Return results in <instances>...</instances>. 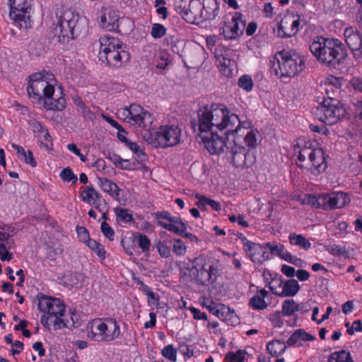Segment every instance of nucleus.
<instances>
[{"instance_id":"f257e3e1","label":"nucleus","mask_w":362,"mask_h":362,"mask_svg":"<svg viewBox=\"0 0 362 362\" xmlns=\"http://www.w3.org/2000/svg\"><path fill=\"white\" fill-rule=\"evenodd\" d=\"M197 116V120L191 122V127L194 132H198L201 141L211 154L222 153L228 136L238 135L245 129L238 116L221 104L200 108Z\"/></svg>"},{"instance_id":"f03ea898","label":"nucleus","mask_w":362,"mask_h":362,"mask_svg":"<svg viewBox=\"0 0 362 362\" xmlns=\"http://www.w3.org/2000/svg\"><path fill=\"white\" fill-rule=\"evenodd\" d=\"M310 50L320 64L332 68L343 64L347 57L344 45L338 39L317 37Z\"/></svg>"},{"instance_id":"7ed1b4c3","label":"nucleus","mask_w":362,"mask_h":362,"mask_svg":"<svg viewBox=\"0 0 362 362\" xmlns=\"http://www.w3.org/2000/svg\"><path fill=\"white\" fill-rule=\"evenodd\" d=\"M52 75L35 73L30 76V83L27 91L30 97L41 100L44 97V107L48 110L62 111L66 107V101L63 96L57 99L52 98L54 93L53 84L48 81Z\"/></svg>"},{"instance_id":"20e7f679","label":"nucleus","mask_w":362,"mask_h":362,"mask_svg":"<svg viewBox=\"0 0 362 362\" xmlns=\"http://www.w3.org/2000/svg\"><path fill=\"white\" fill-rule=\"evenodd\" d=\"M79 18L78 13L73 8L64 6L57 8L53 33L58 42L65 45L78 36Z\"/></svg>"},{"instance_id":"39448f33","label":"nucleus","mask_w":362,"mask_h":362,"mask_svg":"<svg viewBox=\"0 0 362 362\" xmlns=\"http://www.w3.org/2000/svg\"><path fill=\"white\" fill-rule=\"evenodd\" d=\"M87 337L95 342L110 343L121 336L120 326L115 318H95L86 327Z\"/></svg>"},{"instance_id":"423d86ee","label":"nucleus","mask_w":362,"mask_h":362,"mask_svg":"<svg viewBox=\"0 0 362 362\" xmlns=\"http://www.w3.org/2000/svg\"><path fill=\"white\" fill-rule=\"evenodd\" d=\"M272 69L279 78L293 77L303 71L305 65L303 57L293 49H284L277 54Z\"/></svg>"},{"instance_id":"0eeeda50","label":"nucleus","mask_w":362,"mask_h":362,"mask_svg":"<svg viewBox=\"0 0 362 362\" xmlns=\"http://www.w3.org/2000/svg\"><path fill=\"white\" fill-rule=\"evenodd\" d=\"M144 139L154 148H166L180 144L182 129L175 124L160 125L157 129L150 128L142 134Z\"/></svg>"},{"instance_id":"6e6552de","label":"nucleus","mask_w":362,"mask_h":362,"mask_svg":"<svg viewBox=\"0 0 362 362\" xmlns=\"http://www.w3.org/2000/svg\"><path fill=\"white\" fill-rule=\"evenodd\" d=\"M193 269L196 270L194 280L202 286H210L215 283L222 269L220 261L213 257L201 255L193 262Z\"/></svg>"},{"instance_id":"1a4fd4ad","label":"nucleus","mask_w":362,"mask_h":362,"mask_svg":"<svg viewBox=\"0 0 362 362\" xmlns=\"http://www.w3.org/2000/svg\"><path fill=\"white\" fill-rule=\"evenodd\" d=\"M316 119L328 125L336 124L345 114L340 102L332 98L324 99L314 110Z\"/></svg>"},{"instance_id":"9d476101","label":"nucleus","mask_w":362,"mask_h":362,"mask_svg":"<svg viewBox=\"0 0 362 362\" xmlns=\"http://www.w3.org/2000/svg\"><path fill=\"white\" fill-rule=\"evenodd\" d=\"M325 156V153L322 148H314L310 141L306 142L302 148L299 147L298 151V159L301 163L298 166L308 169V165L303 164L308 158L310 166L313 167L318 173L324 172L327 167Z\"/></svg>"},{"instance_id":"9b49d317","label":"nucleus","mask_w":362,"mask_h":362,"mask_svg":"<svg viewBox=\"0 0 362 362\" xmlns=\"http://www.w3.org/2000/svg\"><path fill=\"white\" fill-rule=\"evenodd\" d=\"M226 156L230 160V163L236 168H250L256 160V157L252 151L236 144L227 147Z\"/></svg>"},{"instance_id":"f8f14e48","label":"nucleus","mask_w":362,"mask_h":362,"mask_svg":"<svg viewBox=\"0 0 362 362\" xmlns=\"http://www.w3.org/2000/svg\"><path fill=\"white\" fill-rule=\"evenodd\" d=\"M54 303L50 310L47 313L48 316L42 315L41 317V323L43 326L48 327L53 325L54 329L72 326V323L65 318V306L62 300H54Z\"/></svg>"},{"instance_id":"ddd939ff","label":"nucleus","mask_w":362,"mask_h":362,"mask_svg":"<svg viewBox=\"0 0 362 362\" xmlns=\"http://www.w3.org/2000/svg\"><path fill=\"white\" fill-rule=\"evenodd\" d=\"M349 202L348 194L343 192L318 195V208L326 211L343 208Z\"/></svg>"},{"instance_id":"4468645a","label":"nucleus","mask_w":362,"mask_h":362,"mask_svg":"<svg viewBox=\"0 0 362 362\" xmlns=\"http://www.w3.org/2000/svg\"><path fill=\"white\" fill-rule=\"evenodd\" d=\"M157 221V224L162 228L173 232L177 235H183L186 231V225L180 217L173 216L166 211H158L153 214Z\"/></svg>"},{"instance_id":"2eb2a0df","label":"nucleus","mask_w":362,"mask_h":362,"mask_svg":"<svg viewBox=\"0 0 362 362\" xmlns=\"http://www.w3.org/2000/svg\"><path fill=\"white\" fill-rule=\"evenodd\" d=\"M175 9L188 23H194L201 13L200 0H175Z\"/></svg>"},{"instance_id":"dca6fc26","label":"nucleus","mask_w":362,"mask_h":362,"mask_svg":"<svg viewBox=\"0 0 362 362\" xmlns=\"http://www.w3.org/2000/svg\"><path fill=\"white\" fill-rule=\"evenodd\" d=\"M128 110L129 115V124L142 127L144 132L148 131L153 122L152 115L137 104H132L128 107Z\"/></svg>"},{"instance_id":"f3484780","label":"nucleus","mask_w":362,"mask_h":362,"mask_svg":"<svg viewBox=\"0 0 362 362\" xmlns=\"http://www.w3.org/2000/svg\"><path fill=\"white\" fill-rule=\"evenodd\" d=\"M304 21L300 19L298 14L285 15L279 25L277 33L281 37H290L296 35L300 28L303 27Z\"/></svg>"},{"instance_id":"a211bd4d","label":"nucleus","mask_w":362,"mask_h":362,"mask_svg":"<svg viewBox=\"0 0 362 362\" xmlns=\"http://www.w3.org/2000/svg\"><path fill=\"white\" fill-rule=\"evenodd\" d=\"M239 238L243 244L245 251L254 263H262L270 258L264 245L253 243L243 234H240Z\"/></svg>"},{"instance_id":"6ab92c4d","label":"nucleus","mask_w":362,"mask_h":362,"mask_svg":"<svg viewBox=\"0 0 362 362\" xmlns=\"http://www.w3.org/2000/svg\"><path fill=\"white\" fill-rule=\"evenodd\" d=\"M245 24V21L243 20V15L235 12L230 21L224 22V25L221 29V34L226 39H236L243 34Z\"/></svg>"},{"instance_id":"aec40b11","label":"nucleus","mask_w":362,"mask_h":362,"mask_svg":"<svg viewBox=\"0 0 362 362\" xmlns=\"http://www.w3.org/2000/svg\"><path fill=\"white\" fill-rule=\"evenodd\" d=\"M344 35L346 43L353 52L354 57L362 61V34L353 28H346Z\"/></svg>"},{"instance_id":"412c9836","label":"nucleus","mask_w":362,"mask_h":362,"mask_svg":"<svg viewBox=\"0 0 362 362\" xmlns=\"http://www.w3.org/2000/svg\"><path fill=\"white\" fill-rule=\"evenodd\" d=\"M99 59L103 63H106L110 66L120 67L123 63L129 59V54L123 47L121 49H116L105 54H98Z\"/></svg>"},{"instance_id":"4be33fe9","label":"nucleus","mask_w":362,"mask_h":362,"mask_svg":"<svg viewBox=\"0 0 362 362\" xmlns=\"http://www.w3.org/2000/svg\"><path fill=\"white\" fill-rule=\"evenodd\" d=\"M99 18L101 27L109 31L119 32L118 24L119 15L117 10L111 7L103 8L100 12Z\"/></svg>"},{"instance_id":"5701e85b","label":"nucleus","mask_w":362,"mask_h":362,"mask_svg":"<svg viewBox=\"0 0 362 362\" xmlns=\"http://www.w3.org/2000/svg\"><path fill=\"white\" fill-rule=\"evenodd\" d=\"M29 124L40 145L43 146L47 151H52L53 148V141L48 129L43 127L38 121H30Z\"/></svg>"},{"instance_id":"b1692460","label":"nucleus","mask_w":362,"mask_h":362,"mask_svg":"<svg viewBox=\"0 0 362 362\" xmlns=\"http://www.w3.org/2000/svg\"><path fill=\"white\" fill-rule=\"evenodd\" d=\"M10 6V17L16 22L24 20L28 12L30 4L28 0H8Z\"/></svg>"},{"instance_id":"393cba45","label":"nucleus","mask_w":362,"mask_h":362,"mask_svg":"<svg viewBox=\"0 0 362 362\" xmlns=\"http://www.w3.org/2000/svg\"><path fill=\"white\" fill-rule=\"evenodd\" d=\"M219 5L217 0H202L201 1V13L198 18L213 20L218 15Z\"/></svg>"},{"instance_id":"a878e982","label":"nucleus","mask_w":362,"mask_h":362,"mask_svg":"<svg viewBox=\"0 0 362 362\" xmlns=\"http://www.w3.org/2000/svg\"><path fill=\"white\" fill-rule=\"evenodd\" d=\"M100 41V52L98 54L111 52L112 49H121L123 47L122 42L117 37L110 35L101 37Z\"/></svg>"},{"instance_id":"bb28decb","label":"nucleus","mask_w":362,"mask_h":362,"mask_svg":"<svg viewBox=\"0 0 362 362\" xmlns=\"http://www.w3.org/2000/svg\"><path fill=\"white\" fill-rule=\"evenodd\" d=\"M315 339V337L306 332L303 329H296L291 336L287 339L288 346H302V341H310Z\"/></svg>"},{"instance_id":"cd10ccee","label":"nucleus","mask_w":362,"mask_h":362,"mask_svg":"<svg viewBox=\"0 0 362 362\" xmlns=\"http://www.w3.org/2000/svg\"><path fill=\"white\" fill-rule=\"evenodd\" d=\"M98 184L105 192L114 199H119L120 189L115 182L106 178L98 177Z\"/></svg>"},{"instance_id":"c85d7f7f","label":"nucleus","mask_w":362,"mask_h":362,"mask_svg":"<svg viewBox=\"0 0 362 362\" xmlns=\"http://www.w3.org/2000/svg\"><path fill=\"white\" fill-rule=\"evenodd\" d=\"M84 279L85 276L81 272H68L63 276L64 284L71 287L81 286Z\"/></svg>"},{"instance_id":"c756f323","label":"nucleus","mask_w":362,"mask_h":362,"mask_svg":"<svg viewBox=\"0 0 362 362\" xmlns=\"http://www.w3.org/2000/svg\"><path fill=\"white\" fill-rule=\"evenodd\" d=\"M37 300L39 310L45 313L50 310L52 303H54V300H60L59 298L49 297L42 293L37 296Z\"/></svg>"},{"instance_id":"7c9ffc66","label":"nucleus","mask_w":362,"mask_h":362,"mask_svg":"<svg viewBox=\"0 0 362 362\" xmlns=\"http://www.w3.org/2000/svg\"><path fill=\"white\" fill-rule=\"evenodd\" d=\"M282 297H293L300 290V287L296 279H289L284 281Z\"/></svg>"},{"instance_id":"2f4dec72","label":"nucleus","mask_w":362,"mask_h":362,"mask_svg":"<svg viewBox=\"0 0 362 362\" xmlns=\"http://www.w3.org/2000/svg\"><path fill=\"white\" fill-rule=\"evenodd\" d=\"M288 240L292 245L299 246L305 250H308L311 247L310 241L300 234L290 233Z\"/></svg>"},{"instance_id":"473e14b6","label":"nucleus","mask_w":362,"mask_h":362,"mask_svg":"<svg viewBox=\"0 0 362 362\" xmlns=\"http://www.w3.org/2000/svg\"><path fill=\"white\" fill-rule=\"evenodd\" d=\"M242 124L243 122H240ZM243 127L245 128L243 129L241 132L238 133V136H242L247 131V133L244 137V141L246 145L250 148H255L257 145V134L258 133L257 131L254 132L253 130H247L246 125L247 122H243Z\"/></svg>"},{"instance_id":"72a5a7b5","label":"nucleus","mask_w":362,"mask_h":362,"mask_svg":"<svg viewBox=\"0 0 362 362\" xmlns=\"http://www.w3.org/2000/svg\"><path fill=\"white\" fill-rule=\"evenodd\" d=\"M286 349L285 343L280 340L270 341L267 345V350L274 356L283 354Z\"/></svg>"},{"instance_id":"f704fd0d","label":"nucleus","mask_w":362,"mask_h":362,"mask_svg":"<svg viewBox=\"0 0 362 362\" xmlns=\"http://www.w3.org/2000/svg\"><path fill=\"white\" fill-rule=\"evenodd\" d=\"M216 316L220 320L228 322L233 317L235 318V322L238 321L234 313L230 312V308L222 303H219V308L217 313H216Z\"/></svg>"},{"instance_id":"c9c22d12","label":"nucleus","mask_w":362,"mask_h":362,"mask_svg":"<svg viewBox=\"0 0 362 362\" xmlns=\"http://www.w3.org/2000/svg\"><path fill=\"white\" fill-rule=\"evenodd\" d=\"M217 66L220 71L226 77H231L233 76V62L227 57L222 58V60L217 62Z\"/></svg>"},{"instance_id":"e433bc0d","label":"nucleus","mask_w":362,"mask_h":362,"mask_svg":"<svg viewBox=\"0 0 362 362\" xmlns=\"http://www.w3.org/2000/svg\"><path fill=\"white\" fill-rule=\"evenodd\" d=\"M329 362H354L349 351L341 350L332 353L328 358Z\"/></svg>"},{"instance_id":"4c0bfd02","label":"nucleus","mask_w":362,"mask_h":362,"mask_svg":"<svg viewBox=\"0 0 362 362\" xmlns=\"http://www.w3.org/2000/svg\"><path fill=\"white\" fill-rule=\"evenodd\" d=\"M281 313L284 316H291L298 311L297 303L293 299L286 300L282 303Z\"/></svg>"},{"instance_id":"58836bf2","label":"nucleus","mask_w":362,"mask_h":362,"mask_svg":"<svg viewBox=\"0 0 362 362\" xmlns=\"http://www.w3.org/2000/svg\"><path fill=\"white\" fill-rule=\"evenodd\" d=\"M115 212L119 221L130 223L134 221L132 213L128 209L116 207Z\"/></svg>"},{"instance_id":"ea45409f","label":"nucleus","mask_w":362,"mask_h":362,"mask_svg":"<svg viewBox=\"0 0 362 362\" xmlns=\"http://www.w3.org/2000/svg\"><path fill=\"white\" fill-rule=\"evenodd\" d=\"M91 250L94 251L95 254L102 259L105 258V250L104 247L98 242L93 239H90L86 244Z\"/></svg>"},{"instance_id":"a19ab883","label":"nucleus","mask_w":362,"mask_h":362,"mask_svg":"<svg viewBox=\"0 0 362 362\" xmlns=\"http://www.w3.org/2000/svg\"><path fill=\"white\" fill-rule=\"evenodd\" d=\"M247 352L238 350L236 352H229L226 355L225 360L227 362H244Z\"/></svg>"},{"instance_id":"79ce46f5","label":"nucleus","mask_w":362,"mask_h":362,"mask_svg":"<svg viewBox=\"0 0 362 362\" xmlns=\"http://www.w3.org/2000/svg\"><path fill=\"white\" fill-rule=\"evenodd\" d=\"M161 355L172 362L177 361V350L172 344H168L161 350Z\"/></svg>"},{"instance_id":"37998d69","label":"nucleus","mask_w":362,"mask_h":362,"mask_svg":"<svg viewBox=\"0 0 362 362\" xmlns=\"http://www.w3.org/2000/svg\"><path fill=\"white\" fill-rule=\"evenodd\" d=\"M249 305L255 310H264L268 306L264 299L259 295H255L252 297L250 300Z\"/></svg>"},{"instance_id":"c03bdc74","label":"nucleus","mask_w":362,"mask_h":362,"mask_svg":"<svg viewBox=\"0 0 362 362\" xmlns=\"http://www.w3.org/2000/svg\"><path fill=\"white\" fill-rule=\"evenodd\" d=\"M59 176L64 182H71L74 185L78 181L77 176L74 175L73 170L69 167L63 169Z\"/></svg>"},{"instance_id":"a18cd8bd","label":"nucleus","mask_w":362,"mask_h":362,"mask_svg":"<svg viewBox=\"0 0 362 362\" xmlns=\"http://www.w3.org/2000/svg\"><path fill=\"white\" fill-rule=\"evenodd\" d=\"M283 285H284V281L281 279H273L270 283L269 288L274 294L282 297Z\"/></svg>"},{"instance_id":"49530a36","label":"nucleus","mask_w":362,"mask_h":362,"mask_svg":"<svg viewBox=\"0 0 362 362\" xmlns=\"http://www.w3.org/2000/svg\"><path fill=\"white\" fill-rule=\"evenodd\" d=\"M238 86L246 91L252 90L253 88V81L251 76L243 75L238 80Z\"/></svg>"},{"instance_id":"de8ad7c7","label":"nucleus","mask_w":362,"mask_h":362,"mask_svg":"<svg viewBox=\"0 0 362 362\" xmlns=\"http://www.w3.org/2000/svg\"><path fill=\"white\" fill-rule=\"evenodd\" d=\"M166 33V28L160 23H154L151 28V36L155 38H160Z\"/></svg>"},{"instance_id":"09e8293b","label":"nucleus","mask_w":362,"mask_h":362,"mask_svg":"<svg viewBox=\"0 0 362 362\" xmlns=\"http://www.w3.org/2000/svg\"><path fill=\"white\" fill-rule=\"evenodd\" d=\"M106 158L109 159L111 162H112L117 167H119L122 169H127V167L123 165L124 163H127L128 160H122L119 156L117 155L113 152H108Z\"/></svg>"},{"instance_id":"8fccbe9b","label":"nucleus","mask_w":362,"mask_h":362,"mask_svg":"<svg viewBox=\"0 0 362 362\" xmlns=\"http://www.w3.org/2000/svg\"><path fill=\"white\" fill-rule=\"evenodd\" d=\"M136 238L138 245L142 251L144 252H148L151 245V241L148 236L144 234H139Z\"/></svg>"},{"instance_id":"3c124183","label":"nucleus","mask_w":362,"mask_h":362,"mask_svg":"<svg viewBox=\"0 0 362 362\" xmlns=\"http://www.w3.org/2000/svg\"><path fill=\"white\" fill-rule=\"evenodd\" d=\"M266 250L269 249L272 255H280V253L283 252L284 246L281 243H276V242H269L264 244Z\"/></svg>"},{"instance_id":"603ef678","label":"nucleus","mask_w":362,"mask_h":362,"mask_svg":"<svg viewBox=\"0 0 362 362\" xmlns=\"http://www.w3.org/2000/svg\"><path fill=\"white\" fill-rule=\"evenodd\" d=\"M100 230L103 234L110 240H113L115 238V231L106 222L103 221L100 226Z\"/></svg>"},{"instance_id":"864d4df0","label":"nucleus","mask_w":362,"mask_h":362,"mask_svg":"<svg viewBox=\"0 0 362 362\" xmlns=\"http://www.w3.org/2000/svg\"><path fill=\"white\" fill-rule=\"evenodd\" d=\"M76 232L78 238L81 242L86 244L91 238H90L88 230L83 226H76Z\"/></svg>"},{"instance_id":"5fc2aeb1","label":"nucleus","mask_w":362,"mask_h":362,"mask_svg":"<svg viewBox=\"0 0 362 362\" xmlns=\"http://www.w3.org/2000/svg\"><path fill=\"white\" fill-rule=\"evenodd\" d=\"M187 247L185 243L180 239H176L173 243V251L179 256L184 255L186 252Z\"/></svg>"},{"instance_id":"6e6d98bb","label":"nucleus","mask_w":362,"mask_h":362,"mask_svg":"<svg viewBox=\"0 0 362 362\" xmlns=\"http://www.w3.org/2000/svg\"><path fill=\"white\" fill-rule=\"evenodd\" d=\"M93 187L92 185L87 187L86 190L81 192L80 197L81 199L88 203L91 204L93 200Z\"/></svg>"},{"instance_id":"4d7b16f0","label":"nucleus","mask_w":362,"mask_h":362,"mask_svg":"<svg viewBox=\"0 0 362 362\" xmlns=\"http://www.w3.org/2000/svg\"><path fill=\"white\" fill-rule=\"evenodd\" d=\"M279 257L285 261L295 265H298V262L300 261L299 258L293 256L289 252L286 251L285 248L283 249V252L280 253Z\"/></svg>"},{"instance_id":"13d9d810","label":"nucleus","mask_w":362,"mask_h":362,"mask_svg":"<svg viewBox=\"0 0 362 362\" xmlns=\"http://www.w3.org/2000/svg\"><path fill=\"white\" fill-rule=\"evenodd\" d=\"M178 349L180 354L188 358L192 357L194 355V350L192 345L182 343L179 345Z\"/></svg>"},{"instance_id":"bf43d9fd","label":"nucleus","mask_w":362,"mask_h":362,"mask_svg":"<svg viewBox=\"0 0 362 362\" xmlns=\"http://www.w3.org/2000/svg\"><path fill=\"white\" fill-rule=\"evenodd\" d=\"M326 250L328 251L330 254L334 255H344L346 254V250L344 247H340L337 245H333L330 246H327L326 247Z\"/></svg>"},{"instance_id":"052dcab7","label":"nucleus","mask_w":362,"mask_h":362,"mask_svg":"<svg viewBox=\"0 0 362 362\" xmlns=\"http://www.w3.org/2000/svg\"><path fill=\"white\" fill-rule=\"evenodd\" d=\"M156 248L159 255L163 257H168L171 254L170 247L163 243L159 242L156 245Z\"/></svg>"},{"instance_id":"680f3d73","label":"nucleus","mask_w":362,"mask_h":362,"mask_svg":"<svg viewBox=\"0 0 362 362\" xmlns=\"http://www.w3.org/2000/svg\"><path fill=\"white\" fill-rule=\"evenodd\" d=\"M282 313L280 311H276L275 313L269 315V320L272 322L275 327H281L284 322L281 319Z\"/></svg>"},{"instance_id":"e2e57ef3","label":"nucleus","mask_w":362,"mask_h":362,"mask_svg":"<svg viewBox=\"0 0 362 362\" xmlns=\"http://www.w3.org/2000/svg\"><path fill=\"white\" fill-rule=\"evenodd\" d=\"M126 146L129 147L130 150H132L139 158H141V156H144V153L143 151L141 149L140 146L135 142H133L130 140H128L127 143H125Z\"/></svg>"},{"instance_id":"0e129e2a","label":"nucleus","mask_w":362,"mask_h":362,"mask_svg":"<svg viewBox=\"0 0 362 362\" xmlns=\"http://www.w3.org/2000/svg\"><path fill=\"white\" fill-rule=\"evenodd\" d=\"M25 163L31 165L33 168L37 166V162L33 157V154L31 151L28 150L25 152V156H23L21 159Z\"/></svg>"},{"instance_id":"69168bd1","label":"nucleus","mask_w":362,"mask_h":362,"mask_svg":"<svg viewBox=\"0 0 362 362\" xmlns=\"http://www.w3.org/2000/svg\"><path fill=\"white\" fill-rule=\"evenodd\" d=\"M214 53L216 59V62L222 60V58H226L228 57L227 50L221 46L216 47Z\"/></svg>"},{"instance_id":"338daca9","label":"nucleus","mask_w":362,"mask_h":362,"mask_svg":"<svg viewBox=\"0 0 362 362\" xmlns=\"http://www.w3.org/2000/svg\"><path fill=\"white\" fill-rule=\"evenodd\" d=\"M79 112L83 117L86 120L93 121L95 119V114L86 105L84 106V108H81Z\"/></svg>"},{"instance_id":"774afa93","label":"nucleus","mask_w":362,"mask_h":362,"mask_svg":"<svg viewBox=\"0 0 362 362\" xmlns=\"http://www.w3.org/2000/svg\"><path fill=\"white\" fill-rule=\"evenodd\" d=\"M303 203H306L307 204H310L316 209H319L318 196H315L314 194H306Z\"/></svg>"}]
</instances>
